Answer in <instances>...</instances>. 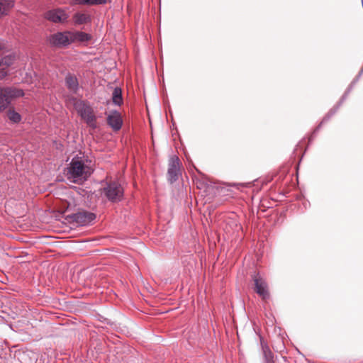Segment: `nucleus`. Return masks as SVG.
<instances>
[{"label": "nucleus", "instance_id": "nucleus-13", "mask_svg": "<svg viewBox=\"0 0 363 363\" xmlns=\"http://www.w3.org/2000/svg\"><path fill=\"white\" fill-rule=\"evenodd\" d=\"M70 38L72 39V43L75 42H86L91 39V36L82 31H70Z\"/></svg>", "mask_w": 363, "mask_h": 363}, {"label": "nucleus", "instance_id": "nucleus-4", "mask_svg": "<svg viewBox=\"0 0 363 363\" xmlns=\"http://www.w3.org/2000/svg\"><path fill=\"white\" fill-rule=\"evenodd\" d=\"M69 17V14L62 9H51L44 13V18L53 23H66Z\"/></svg>", "mask_w": 363, "mask_h": 363}, {"label": "nucleus", "instance_id": "nucleus-15", "mask_svg": "<svg viewBox=\"0 0 363 363\" xmlns=\"http://www.w3.org/2000/svg\"><path fill=\"white\" fill-rule=\"evenodd\" d=\"M65 84L69 91L76 92L79 87L77 79L71 74H68L65 78Z\"/></svg>", "mask_w": 363, "mask_h": 363}, {"label": "nucleus", "instance_id": "nucleus-19", "mask_svg": "<svg viewBox=\"0 0 363 363\" xmlns=\"http://www.w3.org/2000/svg\"><path fill=\"white\" fill-rule=\"evenodd\" d=\"M8 116L11 121L16 123H19L21 120V115L15 111H9Z\"/></svg>", "mask_w": 363, "mask_h": 363}, {"label": "nucleus", "instance_id": "nucleus-22", "mask_svg": "<svg viewBox=\"0 0 363 363\" xmlns=\"http://www.w3.org/2000/svg\"><path fill=\"white\" fill-rule=\"evenodd\" d=\"M6 48V43L3 40H0V51L4 50Z\"/></svg>", "mask_w": 363, "mask_h": 363}, {"label": "nucleus", "instance_id": "nucleus-17", "mask_svg": "<svg viewBox=\"0 0 363 363\" xmlns=\"http://www.w3.org/2000/svg\"><path fill=\"white\" fill-rule=\"evenodd\" d=\"M112 101L115 105L121 106L123 104L121 89L116 87L112 93Z\"/></svg>", "mask_w": 363, "mask_h": 363}, {"label": "nucleus", "instance_id": "nucleus-6", "mask_svg": "<svg viewBox=\"0 0 363 363\" xmlns=\"http://www.w3.org/2000/svg\"><path fill=\"white\" fill-rule=\"evenodd\" d=\"M179 166L180 162L179 158L176 156L171 157L167 172L168 180L171 183L177 181L179 176L181 174Z\"/></svg>", "mask_w": 363, "mask_h": 363}, {"label": "nucleus", "instance_id": "nucleus-18", "mask_svg": "<svg viewBox=\"0 0 363 363\" xmlns=\"http://www.w3.org/2000/svg\"><path fill=\"white\" fill-rule=\"evenodd\" d=\"M84 120L86 121L87 125L91 128L95 129L97 128L96 118L94 116V112L87 117H86L85 118H84Z\"/></svg>", "mask_w": 363, "mask_h": 363}, {"label": "nucleus", "instance_id": "nucleus-8", "mask_svg": "<svg viewBox=\"0 0 363 363\" xmlns=\"http://www.w3.org/2000/svg\"><path fill=\"white\" fill-rule=\"evenodd\" d=\"M107 116V123L114 130H118L123 125V120L121 113L117 111H111L106 113Z\"/></svg>", "mask_w": 363, "mask_h": 363}, {"label": "nucleus", "instance_id": "nucleus-21", "mask_svg": "<svg viewBox=\"0 0 363 363\" xmlns=\"http://www.w3.org/2000/svg\"><path fill=\"white\" fill-rule=\"evenodd\" d=\"M81 2L86 4L97 5L104 4L107 2V0H82Z\"/></svg>", "mask_w": 363, "mask_h": 363}, {"label": "nucleus", "instance_id": "nucleus-5", "mask_svg": "<svg viewBox=\"0 0 363 363\" xmlns=\"http://www.w3.org/2000/svg\"><path fill=\"white\" fill-rule=\"evenodd\" d=\"M68 217L77 225L81 226L90 224L96 218L94 213L85 211H79L76 213L68 216Z\"/></svg>", "mask_w": 363, "mask_h": 363}, {"label": "nucleus", "instance_id": "nucleus-2", "mask_svg": "<svg viewBox=\"0 0 363 363\" xmlns=\"http://www.w3.org/2000/svg\"><path fill=\"white\" fill-rule=\"evenodd\" d=\"M103 194L111 202L121 201L123 196V189L118 182H113L103 189Z\"/></svg>", "mask_w": 363, "mask_h": 363}, {"label": "nucleus", "instance_id": "nucleus-14", "mask_svg": "<svg viewBox=\"0 0 363 363\" xmlns=\"http://www.w3.org/2000/svg\"><path fill=\"white\" fill-rule=\"evenodd\" d=\"M73 21L74 25H82L91 21V17L85 13L77 12L73 16Z\"/></svg>", "mask_w": 363, "mask_h": 363}, {"label": "nucleus", "instance_id": "nucleus-9", "mask_svg": "<svg viewBox=\"0 0 363 363\" xmlns=\"http://www.w3.org/2000/svg\"><path fill=\"white\" fill-rule=\"evenodd\" d=\"M0 91L8 101L11 99L18 98L23 96V91L21 89L12 87L0 88Z\"/></svg>", "mask_w": 363, "mask_h": 363}, {"label": "nucleus", "instance_id": "nucleus-11", "mask_svg": "<svg viewBox=\"0 0 363 363\" xmlns=\"http://www.w3.org/2000/svg\"><path fill=\"white\" fill-rule=\"evenodd\" d=\"M16 60V56L13 54L5 55L0 59V69L2 71V76L7 74L6 69L11 66Z\"/></svg>", "mask_w": 363, "mask_h": 363}, {"label": "nucleus", "instance_id": "nucleus-20", "mask_svg": "<svg viewBox=\"0 0 363 363\" xmlns=\"http://www.w3.org/2000/svg\"><path fill=\"white\" fill-rule=\"evenodd\" d=\"M9 104V101H8L5 97H4L3 94L0 91V113L4 111Z\"/></svg>", "mask_w": 363, "mask_h": 363}, {"label": "nucleus", "instance_id": "nucleus-12", "mask_svg": "<svg viewBox=\"0 0 363 363\" xmlns=\"http://www.w3.org/2000/svg\"><path fill=\"white\" fill-rule=\"evenodd\" d=\"M14 0H0V18L8 15L9 11L14 6Z\"/></svg>", "mask_w": 363, "mask_h": 363}, {"label": "nucleus", "instance_id": "nucleus-10", "mask_svg": "<svg viewBox=\"0 0 363 363\" xmlns=\"http://www.w3.org/2000/svg\"><path fill=\"white\" fill-rule=\"evenodd\" d=\"M74 108L82 119L85 118L93 113L91 107L88 106L83 101H77L74 103Z\"/></svg>", "mask_w": 363, "mask_h": 363}, {"label": "nucleus", "instance_id": "nucleus-1", "mask_svg": "<svg viewBox=\"0 0 363 363\" xmlns=\"http://www.w3.org/2000/svg\"><path fill=\"white\" fill-rule=\"evenodd\" d=\"M86 162L87 160L82 157H73L67 167V179L77 184H82L86 181L93 172L92 168Z\"/></svg>", "mask_w": 363, "mask_h": 363}, {"label": "nucleus", "instance_id": "nucleus-7", "mask_svg": "<svg viewBox=\"0 0 363 363\" xmlns=\"http://www.w3.org/2000/svg\"><path fill=\"white\" fill-rule=\"evenodd\" d=\"M252 279L255 282V291L262 296L263 299L268 298L269 294L265 280L259 274H255Z\"/></svg>", "mask_w": 363, "mask_h": 363}, {"label": "nucleus", "instance_id": "nucleus-3", "mask_svg": "<svg viewBox=\"0 0 363 363\" xmlns=\"http://www.w3.org/2000/svg\"><path fill=\"white\" fill-rule=\"evenodd\" d=\"M49 43L55 47L65 48L72 43L70 31L57 32L50 35L48 39Z\"/></svg>", "mask_w": 363, "mask_h": 363}, {"label": "nucleus", "instance_id": "nucleus-16", "mask_svg": "<svg viewBox=\"0 0 363 363\" xmlns=\"http://www.w3.org/2000/svg\"><path fill=\"white\" fill-rule=\"evenodd\" d=\"M263 356L264 358V363H274V355L272 351L270 350L268 345L263 342H261Z\"/></svg>", "mask_w": 363, "mask_h": 363}]
</instances>
